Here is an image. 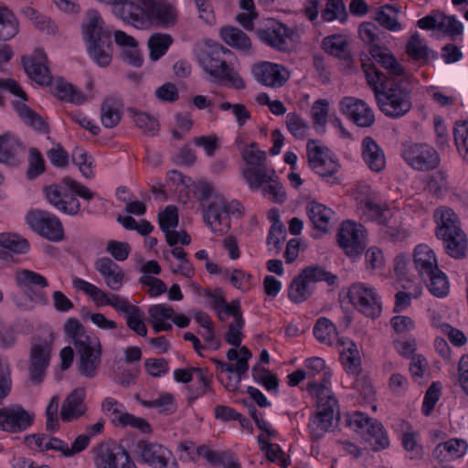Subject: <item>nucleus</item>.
Wrapping results in <instances>:
<instances>
[{
  "mask_svg": "<svg viewBox=\"0 0 468 468\" xmlns=\"http://www.w3.org/2000/svg\"><path fill=\"white\" fill-rule=\"evenodd\" d=\"M363 69L381 112L388 118L399 119L410 111L411 90L403 79L389 78L374 64H363Z\"/></svg>",
  "mask_w": 468,
  "mask_h": 468,
  "instance_id": "1",
  "label": "nucleus"
},
{
  "mask_svg": "<svg viewBox=\"0 0 468 468\" xmlns=\"http://www.w3.org/2000/svg\"><path fill=\"white\" fill-rule=\"evenodd\" d=\"M81 29L89 57L100 67L110 65L113 49L112 32L97 10L87 12Z\"/></svg>",
  "mask_w": 468,
  "mask_h": 468,
  "instance_id": "2",
  "label": "nucleus"
},
{
  "mask_svg": "<svg viewBox=\"0 0 468 468\" xmlns=\"http://www.w3.org/2000/svg\"><path fill=\"white\" fill-rule=\"evenodd\" d=\"M47 201L60 213L77 216L81 211L80 202L77 198L90 201L95 193L77 180L64 176L59 183L52 184L44 188Z\"/></svg>",
  "mask_w": 468,
  "mask_h": 468,
  "instance_id": "3",
  "label": "nucleus"
},
{
  "mask_svg": "<svg viewBox=\"0 0 468 468\" xmlns=\"http://www.w3.org/2000/svg\"><path fill=\"white\" fill-rule=\"evenodd\" d=\"M195 194L200 203L206 225L215 234L225 235L230 229V218L227 214L225 197L207 182L198 183Z\"/></svg>",
  "mask_w": 468,
  "mask_h": 468,
  "instance_id": "4",
  "label": "nucleus"
},
{
  "mask_svg": "<svg viewBox=\"0 0 468 468\" xmlns=\"http://www.w3.org/2000/svg\"><path fill=\"white\" fill-rule=\"evenodd\" d=\"M233 53L218 43L207 44L199 56V63L204 71L217 82L243 90L246 88V82L235 69L227 63V57Z\"/></svg>",
  "mask_w": 468,
  "mask_h": 468,
  "instance_id": "5",
  "label": "nucleus"
},
{
  "mask_svg": "<svg viewBox=\"0 0 468 468\" xmlns=\"http://www.w3.org/2000/svg\"><path fill=\"white\" fill-rule=\"evenodd\" d=\"M246 167L242 176L251 190L261 188L264 183L275 176V170L266 163V153L259 149H243L241 152Z\"/></svg>",
  "mask_w": 468,
  "mask_h": 468,
  "instance_id": "6",
  "label": "nucleus"
},
{
  "mask_svg": "<svg viewBox=\"0 0 468 468\" xmlns=\"http://www.w3.org/2000/svg\"><path fill=\"white\" fill-rule=\"evenodd\" d=\"M319 141L314 139L307 142L306 153L310 167L326 183L338 184V179L335 177L340 167L338 159L334 154H329V148L316 144Z\"/></svg>",
  "mask_w": 468,
  "mask_h": 468,
  "instance_id": "7",
  "label": "nucleus"
},
{
  "mask_svg": "<svg viewBox=\"0 0 468 468\" xmlns=\"http://www.w3.org/2000/svg\"><path fill=\"white\" fill-rule=\"evenodd\" d=\"M346 297L354 307L367 317L377 318L381 314V300L376 289L369 284L353 283L348 288Z\"/></svg>",
  "mask_w": 468,
  "mask_h": 468,
  "instance_id": "8",
  "label": "nucleus"
},
{
  "mask_svg": "<svg viewBox=\"0 0 468 468\" xmlns=\"http://www.w3.org/2000/svg\"><path fill=\"white\" fill-rule=\"evenodd\" d=\"M29 228L45 239L58 242L64 239V229L60 219L54 214L41 209L31 210L27 215Z\"/></svg>",
  "mask_w": 468,
  "mask_h": 468,
  "instance_id": "9",
  "label": "nucleus"
},
{
  "mask_svg": "<svg viewBox=\"0 0 468 468\" xmlns=\"http://www.w3.org/2000/svg\"><path fill=\"white\" fill-rule=\"evenodd\" d=\"M347 426H355L357 429H367V441L374 451H380L389 445V440L381 422L370 418L368 415L356 411L352 415L346 414Z\"/></svg>",
  "mask_w": 468,
  "mask_h": 468,
  "instance_id": "10",
  "label": "nucleus"
},
{
  "mask_svg": "<svg viewBox=\"0 0 468 468\" xmlns=\"http://www.w3.org/2000/svg\"><path fill=\"white\" fill-rule=\"evenodd\" d=\"M94 452L96 468H137L128 451L120 443L102 442Z\"/></svg>",
  "mask_w": 468,
  "mask_h": 468,
  "instance_id": "11",
  "label": "nucleus"
},
{
  "mask_svg": "<svg viewBox=\"0 0 468 468\" xmlns=\"http://www.w3.org/2000/svg\"><path fill=\"white\" fill-rule=\"evenodd\" d=\"M74 346L79 356L78 369L80 375L89 378H94L101 362V345L99 338L92 336L88 341H79Z\"/></svg>",
  "mask_w": 468,
  "mask_h": 468,
  "instance_id": "12",
  "label": "nucleus"
},
{
  "mask_svg": "<svg viewBox=\"0 0 468 468\" xmlns=\"http://www.w3.org/2000/svg\"><path fill=\"white\" fill-rule=\"evenodd\" d=\"M417 27L423 30H438L452 39L463 33V25L455 16H448L439 9H433L429 15L420 18Z\"/></svg>",
  "mask_w": 468,
  "mask_h": 468,
  "instance_id": "13",
  "label": "nucleus"
},
{
  "mask_svg": "<svg viewBox=\"0 0 468 468\" xmlns=\"http://www.w3.org/2000/svg\"><path fill=\"white\" fill-rule=\"evenodd\" d=\"M402 156L409 165L420 171L435 169L440 164L439 154L427 144H405Z\"/></svg>",
  "mask_w": 468,
  "mask_h": 468,
  "instance_id": "14",
  "label": "nucleus"
},
{
  "mask_svg": "<svg viewBox=\"0 0 468 468\" xmlns=\"http://www.w3.org/2000/svg\"><path fill=\"white\" fill-rule=\"evenodd\" d=\"M255 33L261 42L282 52L290 50V44L294 35L292 28L275 19H269L266 27L257 28Z\"/></svg>",
  "mask_w": 468,
  "mask_h": 468,
  "instance_id": "15",
  "label": "nucleus"
},
{
  "mask_svg": "<svg viewBox=\"0 0 468 468\" xmlns=\"http://www.w3.org/2000/svg\"><path fill=\"white\" fill-rule=\"evenodd\" d=\"M365 228L350 220L342 223L337 234V241L348 257L356 258L366 248Z\"/></svg>",
  "mask_w": 468,
  "mask_h": 468,
  "instance_id": "16",
  "label": "nucleus"
},
{
  "mask_svg": "<svg viewBox=\"0 0 468 468\" xmlns=\"http://www.w3.org/2000/svg\"><path fill=\"white\" fill-rule=\"evenodd\" d=\"M140 7L145 13L146 19L142 26H133L138 29L147 28L153 20L163 26H171L176 20V9L165 0H139Z\"/></svg>",
  "mask_w": 468,
  "mask_h": 468,
  "instance_id": "17",
  "label": "nucleus"
},
{
  "mask_svg": "<svg viewBox=\"0 0 468 468\" xmlns=\"http://www.w3.org/2000/svg\"><path fill=\"white\" fill-rule=\"evenodd\" d=\"M320 410L315 416L311 419L308 428L314 440L321 439L324 433L332 431L334 425L335 411H337L335 422L340 420V411H338L337 399L333 396H327L326 401H320Z\"/></svg>",
  "mask_w": 468,
  "mask_h": 468,
  "instance_id": "18",
  "label": "nucleus"
},
{
  "mask_svg": "<svg viewBox=\"0 0 468 468\" xmlns=\"http://www.w3.org/2000/svg\"><path fill=\"white\" fill-rule=\"evenodd\" d=\"M35 414L15 404L0 409V430L11 433L27 431L34 423Z\"/></svg>",
  "mask_w": 468,
  "mask_h": 468,
  "instance_id": "19",
  "label": "nucleus"
},
{
  "mask_svg": "<svg viewBox=\"0 0 468 468\" xmlns=\"http://www.w3.org/2000/svg\"><path fill=\"white\" fill-rule=\"evenodd\" d=\"M137 450L141 462L152 468H178L172 452L159 443L140 441Z\"/></svg>",
  "mask_w": 468,
  "mask_h": 468,
  "instance_id": "20",
  "label": "nucleus"
},
{
  "mask_svg": "<svg viewBox=\"0 0 468 468\" xmlns=\"http://www.w3.org/2000/svg\"><path fill=\"white\" fill-rule=\"evenodd\" d=\"M51 352L52 340L31 344L28 371L33 383L39 384L43 381L46 369L49 366Z\"/></svg>",
  "mask_w": 468,
  "mask_h": 468,
  "instance_id": "21",
  "label": "nucleus"
},
{
  "mask_svg": "<svg viewBox=\"0 0 468 468\" xmlns=\"http://www.w3.org/2000/svg\"><path fill=\"white\" fill-rule=\"evenodd\" d=\"M251 73L259 83L271 88L282 87L290 78L284 66L268 61L253 65Z\"/></svg>",
  "mask_w": 468,
  "mask_h": 468,
  "instance_id": "22",
  "label": "nucleus"
},
{
  "mask_svg": "<svg viewBox=\"0 0 468 468\" xmlns=\"http://www.w3.org/2000/svg\"><path fill=\"white\" fill-rule=\"evenodd\" d=\"M48 61L46 53L40 48L36 49L31 56L22 58V64L27 76L42 86H48L52 81Z\"/></svg>",
  "mask_w": 468,
  "mask_h": 468,
  "instance_id": "23",
  "label": "nucleus"
},
{
  "mask_svg": "<svg viewBox=\"0 0 468 468\" xmlns=\"http://www.w3.org/2000/svg\"><path fill=\"white\" fill-rule=\"evenodd\" d=\"M341 110L357 126L370 127L375 122L372 109L362 100L346 97L340 102Z\"/></svg>",
  "mask_w": 468,
  "mask_h": 468,
  "instance_id": "24",
  "label": "nucleus"
},
{
  "mask_svg": "<svg viewBox=\"0 0 468 468\" xmlns=\"http://www.w3.org/2000/svg\"><path fill=\"white\" fill-rule=\"evenodd\" d=\"M433 218L437 224L435 233L438 239L463 232L458 215L448 207L436 208Z\"/></svg>",
  "mask_w": 468,
  "mask_h": 468,
  "instance_id": "25",
  "label": "nucleus"
},
{
  "mask_svg": "<svg viewBox=\"0 0 468 468\" xmlns=\"http://www.w3.org/2000/svg\"><path fill=\"white\" fill-rule=\"evenodd\" d=\"M86 391L84 388H74L65 399L60 409V417L64 422H70L82 417L87 407L84 404Z\"/></svg>",
  "mask_w": 468,
  "mask_h": 468,
  "instance_id": "26",
  "label": "nucleus"
},
{
  "mask_svg": "<svg viewBox=\"0 0 468 468\" xmlns=\"http://www.w3.org/2000/svg\"><path fill=\"white\" fill-rule=\"evenodd\" d=\"M94 266L111 290L119 291L122 287L125 274L122 268L112 259L108 257L99 258Z\"/></svg>",
  "mask_w": 468,
  "mask_h": 468,
  "instance_id": "27",
  "label": "nucleus"
},
{
  "mask_svg": "<svg viewBox=\"0 0 468 468\" xmlns=\"http://www.w3.org/2000/svg\"><path fill=\"white\" fill-rule=\"evenodd\" d=\"M369 53L374 61L387 70V73L383 72L384 75L392 79H402L405 69L393 54L385 52L379 45L371 46Z\"/></svg>",
  "mask_w": 468,
  "mask_h": 468,
  "instance_id": "28",
  "label": "nucleus"
},
{
  "mask_svg": "<svg viewBox=\"0 0 468 468\" xmlns=\"http://www.w3.org/2000/svg\"><path fill=\"white\" fill-rule=\"evenodd\" d=\"M413 263L422 280L439 269L434 251L427 245H418L414 250Z\"/></svg>",
  "mask_w": 468,
  "mask_h": 468,
  "instance_id": "29",
  "label": "nucleus"
},
{
  "mask_svg": "<svg viewBox=\"0 0 468 468\" xmlns=\"http://www.w3.org/2000/svg\"><path fill=\"white\" fill-rule=\"evenodd\" d=\"M362 156L372 171L380 172L385 168L384 152L371 136H367L362 141Z\"/></svg>",
  "mask_w": 468,
  "mask_h": 468,
  "instance_id": "30",
  "label": "nucleus"
},
{
  "mask_svg": "<svg viewBox=\"0 0 468 468\" xmlns=\"http://www.w3.org/2000/svg\"><path fill=\"white\" fill-rule=\"evenodd\" d=\"M123 101L120 97H106L101 104V122L108 129L117 126L122 119Z\"/></svg>",
  "mask_w": 468,
  "mask_h": 468,
  "instance_id": "31",
  "label": "nucleus"
},
{
  "mask_svg": "<svg viewBox=\"0 0 468 468\" xmlns=\"http://www.w3.org/2000/svg\"><path fill=\"white\" fill-rule=\"evenodd\" d=\"M338 344L342 346L340 355L347 374L359 375L361 372V359L356 345L349 338H339Z\"/></svg>",
  "mask_w": 468,
  "mask_h": 468,
  "instance_id": "32",
  "label": "nucleus"
},
{
  "mask_svg": "<svg viewBox=\"0 0 468 468\" xmlns=\"http://www.w3.org/2000/svg\"><path fill=\"white\" fill-rule=\"evenodd\" d=\"M306 213L316 229L322 233L329 230L334 216V211L330 207L314 200L307 203Z\"/></svg>",
  "mask_w": 468,
  "mask_h": 468,
  "instance_id": "33",
  "label": "nucleus"
},
{
  "mask_svg": "<svg viewBox=\"0 0 468 468\" xmlns=\"http://www.w3.org/2000/svg\"><path fill=\"white\" fill-rule=\"evenodd\" d=\"M468 444L462 439H450L439 443L432 451V456L440 462H447L465 454Z\"/></svg>",
  "mask_w": 468,
  "mask_h": 468,
  "instance_id": "34",
  "label": "nucleus"
},
{
  "mask_svg": "<svg viewBox=\"0 0 468 468\" xmlns=\"http://www.w3.org/2000/svg\"><path fill=\"white\" fill-rule=\"evenodd\" d=\"M21 144L9 133L0 135V163L16 166L20 164Z\"/></svg>",
  "mask_w": 468,
  "mask_h": 468,
  "instance_id": "35",
  "label": "nucleus"
},
{
  "mask_svg": "<svg viewBox=\"0 0 468 468\" xmlns=\"http://www.w3.org/2000/svg\"><path fill=\"white\" fill-rule=\"evenodd\" d=\"M322 48L327 54L339 59L349 62L352 60L349 42L339 34L325 37L322 42Z\"/></svg>",
  "mask_w": 468,
  "mask_h": 468,
  "instance_id": "36",
  "label": "nucleus"
},
{
  "mask_svg": "<svg viewBox=\"0 0 468 468\" xmlns=\"http://www.w3.org/2000/svg\"><path fill=\"white\" fill-rule=\"evenodd\" d=\"M16 284L23 291H37L48 286V280L41 274L27 269L16 271L15 276Z\"/></svg>",
  "mask_w": 468,
  "mask_h": 468,
  "instance_id": "37",
  "label": "nucleus"
},
{
  "mask_svg": "<svg viewBox=\"0 0 468 468\" xmlns=\"http://www.w3.org/2000/svg\"><path fill=\"white\" fill-rule=\"evenodd\" d=\"M12 105L17 112L20 119L27 125L32 127L38 133H48V126L35 111L30 109L27 104L20 101H13Z\"/></svg>",
  "mask_w": 468,
  "mask_h": 468,
  "instance_id": "38",
  "label": "nucleus"
},
{
  "mask_svg": "<svg viewBox=\"0 0 468 468\" xmlns=\"http://www.w3.org/2000/svg\"><path fill=\"white\" fill-rule=\"evenodd\" d=\"M439 239L443 241V248L448 256L453 259H463L468 249V239L464 232L449 235Z\"/></svg>",
  "mask_w": 468,
  "mask_h": 468,
  "instance_id": "39",
  "label": "nucleus"
},
{
  "mask_svg": "<svg viewBox=\"0 0 468 468\" xmlns=\"http://www.w3.org/2000/svg\"><path fill=\"white\" fill-rule=\"evenodd\" d=\"M24 294H14L12 300L17 309L31 311L37 304L46 305L48 297L42 291H24Z\"/></svg>",
  "mask_w": 468,
  "mask_h": 468,
  "instance_id": "40",
  "label": "nucleus"
},
{
  "mask_svg": "<svg viewBox=\"0 0 468 468\" xmlns=\"http://www.w3.org/2000/svg\"><path fill=\"white\" fill-rule=\"evenodd\" d=\"M312 293L313 286L303 277L302 272L292 279L288 288V297L295 303L306 301Z\"/></svg>",
  "mask_w": 468,
  "mask_h": 468,
  "instance_id": "41",
  "label": "nucleus"
},
{
  "mask_svg": "<svg viewBox=\"0 0 468 468\" xmlns=\"http://www.w3.org/2000/svg\"><path fill=\"white\" fill-rule=\"evenodd\" d=\"M19 31L18 20L5 6H0V41L13 38Z\"/></svg>",
  "mask_w": 468,
  "mask_h": 468,
  "instance_id": "42",
  "label": "nucleus"
},
{
  "mask_svg": "<svg viewBox=\"0 0 468 468\" xmlns=\"http://www.w3.org/2000/svg\"><path fill=\"white\" fill-rule=\"evenodd\" d=\"M220 37L227 45L234 48L248 51L251 47L250 39L247 34L237 27H222Z\"/></svg>",
  "mask_w": 468,
  "mask_h": 468,
  "instance_id": "43",
  "label": "nucleus"
},
{
  "mask_svg": "<svg viewBox=\"0 0 468 468\" xmlns=\"http://www.w3.org/2000/svg\"><path fill=\"white\" fill-rule=\"evenodd\" d=\"M173 43V37L168 34L154 33L147 41L149 57L153 61L160 59Z\"/></svg>",
  "mask_w": 468,
  "mask_h": 468,
  "instance_id": "44",
  "label": "nucleus"
},
{
  "mask_svg": "<svg viewBox=\"0 0 468 468\" xmlns=\"http://www.w3.org/2000/svg\"><path fill=\"white\" fill-rule=\"evenodd\" d=\"M429 279L427 287L430 292L437 298H444L450 292V282L447 275L440 269L433 271L432 274L425 276Z\"/></svg>",
  "mask_w": 468,
  "mask_h": 468,
  "instance_id": "45",
  "label": "nucleus"
},
{
  "mask_svg": "<svg viewBox=\"0 0 468 468\" xmlns=\"http://www.w3.org/2000/svg\"><path fill=\"white\" fill-rule=\"evenodd\" d=\"M54 90L58 98L77 105L83 104L87 100L86 96L80 90L72 84L63 80H58L55 84Z\"/></svg>",
  "mask_w": 468,
  "mask_h": 468,
  "instance_id": "46",
  "label": "nucleus"
},
{
  "mask_svg": "<svg viewBox=\"0 0 468 468\" xmlns=\"http://www.w3.org/2000/svg\"><path fill=\"white\" fill-rule=\"evenodd\" d=\"M129 112L133 120L134 124L144 133L154 136L159 130V122L155 117L143 112H138L133 108H130Z\"/></svg>",
  "mask_w": 468,
  "mask_h": 468,
  "instance_id": "47",
  "label": "nucleus"
},
{
  "mask_svg": "<svg viewBox=\"0 0 468 468\" xmlns=\"http://www.w3.org/2000/svg\"><path fill=\"white\" fill-rule=\"evenodd\" d=\"M321 16L324 21L333 22L338 20L340 23L346 22L348 14L343 0H327L325 8L322 11Z\"/></svg>",
  "mask_w": 468,
  "mask_h": 468,
  "instance_id": "48",
  "label": "nucleus"
},
{
  "mask_svg": "<svg viewBox=\"0 0 468 468\" xmlns=\"http://www.w3.org/2000/svg\"><path fill=\"white\" fill-rule=\"evenodd\" d=\"M302 274L311 285L319 282H325L328 285H334L337 280V276L327 271L324 267L319 265H311L302 270Z\"/></svg>",
  "mask_w": 468,
  "mask_h": 468,
  "instance_id": "49",
  "label": "nucleus"
},
{
  "mask_svg": "<svg viewBox=\"0 0 468 468\" xmlns=\"http://www.w3.org/2000/svg\"><path fill=\"white\" fill-rule=\"evenodd\" d=\"M0 247L16 254H25L29 250V242L16 233H0Z\"/></svg>",
  "mask_w": 468,
  "mask_h": 468,
  "instance_id": "50",
  "label": "nucleus"
},
{
  "mask_svg": "<svg viewBox=\"0 0 468 468\" xmlns=\"http://www.w3.org/2000/svg\"><path fill=\"white\" fill-rule=\"evenodd\" d=\"M406 53L414 60H427L429 49L419 32H414L406 44Z\"/></svg>",
  "mask_w": 468,
  "mask_h": 468,
  "instance_id": "51",
  "label": "nucleus"
},
{
  "mask_svg": "<svg viewBox=\"0 0 468 468\" xmlns=\"http://www.w3.org/2000/svg\"><path fill=\"white\" fill-rule=\"evenodd\" d=\"M329 103L326 100L319 99L312 107L314 127L319 133H325Z\"/></svg>",
  "mask_w": 468,
  "mask_h": 468,
  "instance_id": "52",
  "label": "nucleus"
},
{
  "mask_svg": "<svg viewBox=\"0 0 468 468\" xmlns=\"http://www.w3.org/2000/svg\"><path fill=\"white\" fill-rule=\"evenodd\" d=\"M65 334L71 338L74 346L78 345L79 341H88L90 337L85 327L76 318L70 317L64 324Z\"/></svg>",
  "mask_w": 468,
  "mask_h": 468,
  "instance_id": "53",
  "label": "nucleus"
},
{
  "mask_svg": "<svg viewBox=\"0 0 468 468\" xmlns=\"http://www.w3.org/2000/svg\"><path fill=\"white\" fill-rule=\"evenodd\" d=\"M373 19L377 21L381 27L390 32H397L402 28L397 16H391L390 13L384 8V5L375 9Z\"/></svg>",
  "mask_w": 468,
  "mask_h": 468,
  "instance_id": "54",
  "label": "nucleus"
},
{
  "mask_svg": "<svg viewBox=\"0 0 468 468\" xmlns=\"http://www.w3.org/2000/svg\"><path fill=\"white\" fill-rule=\"evenodd\" d=\"M197 451V454L206 459L211 465H221L223 468L226 464H229V459L232 456L229 452H215L206 445L198 447Z\"/></svg>",
  "mask_w": 468,
  "mask_h": 468,
  "instance_id": "55",
  "label": "nucleus"
},
{
  "mask_svg": "<svg viewBox=\"0 0 468 468\" xmlns=\"http://www.w3.org/2000/svg\"><path fill=\"white\" fill-rule=\"evenodd\" d=\"M271 180H268L264 183L267 184L262 187V193L265 197H268L271 201L275 203H282L286 199L285 190L282 185L278 180V176L275 173V176H271Z\"/></svg>",
  "mask_w": 468,
  "mask_h": 468,
  "instance_id": "56",
  "label": "nucleus"
},
{
  "mask_svg": "<svg viewBox=\"0 0 468 468\" xmlns=\"http://www.w3.org/2000/svg\"><path fill=\"white\" fill-rule=\"evenodd\" d=\"M160 229L166 235L178 225V211L176 207L169 205L165 210L158 214Z\"/></svg>",
  "mask_w": 468,
  "mask_h": 468,
  "instance_id": "57",
  "label": "nucleus"
},
{
  "mask_svg": "<svg viewBox=\"0 0 468 468\" xmlns=\"http://www.w3.org/2000/svg\"><path fill=\"white\" fill-rule=\"evenodd\" d=\"M358 34L364 42L373 46L380 42L383 32L373 22L364 21L358 27Z\"/></svg>",
  "mask_w": 468,
  "mask_h": 468,
  "instance_id": "58",
  "label": "nucleus"
},
{
  "mask_svg": "<svg viewBox=\"0 0 468 468\" xmlns=\"http://www.w3.org/2000/svg\"><path fill=\"white\" fill-rule=\"evenodd\" d=\"M336 330L335 324L326 317H320L314 327L315 338L325 344L331 343V335Z\"/></svg>",
  "mask_w": 468,
  "mask_h": 468,
  "instance_id": "59",
  "label": "nucleus"
},
{
  "mask_svg": "<svg viewBox=\"0 0 468 468\" xmlns=\"http://www.w3.org/2000/svg\"><path fill=\"white\" fill-rule=\"evenodd\" d=\"M45 171V161L41 153L37 148H30L28 156V168L27 176L34 179Z\"/></svg>",
  "mask_w": 468,
  "mask_h": 468,
  "instance_id": "60",
  "label": "nucleus"
},
{
  "mask_svg": "<svg viewBox=\"0 0 468 468\" xmlns=\"http://www.w3.org/2000/svg\"><path fill=\"white\" fill-rule=\"evenodd\" d=\"M447 185L446 175L441 171H437L430 176L427 189L437 197H441L447 193Z\"/></svg>",
  "mask_w": 468,
  "mask_h": 468,
  "instance_id": "61",
  "label": "nucleus"
},
{
  "mask_svg": "<svg viewBox=\"0 0 468 468\" xmlns=\"http://www.w3.org/2000/svg\"><path fill=\"white\" fill-rule=\"evenodd\" d=\"M286 126L289 132L297 139H303L309 128L307 122L295 112H290L286 116Z\"/></svg>",
  "mask_w": 468,
  "mask_h": 468,
  "instance_id": "62",
  "label": "nucleus"
},
{
  "mask_svg": "<svg viewBox=\"0 0 468 468\" xmlns=\"http://www.w3.org/2000/svg\"><path fill=\"white\" fill-rule=\"evenodd\" d=\"M12 389L10 365L0 357V405L9 396Z\"/></svg>",
  "mask_w": 468,
  "mask_h": 468,
  "instance_id": "63",
  "label": "nucleus"
},
{
  "mask_svg": "<svg viewBox=\"0 0 468 468\" xmlns=\"http://www.w3.org/2000/svg\"><path fill=\"white\" fill-rule=\"evenodd\" d=\"M144 314L139 307L126 316L127 326L140 336L147 335V327L144 323Z\"/></svg>",
  "mask_w": 468,
  "mask_h": 468,
  "instance_id": "64",
  "label": "nucleus"
}]
</instances>
